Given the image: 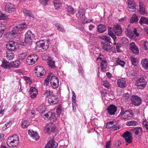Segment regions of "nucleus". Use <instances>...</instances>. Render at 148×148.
Here are the masks:
<instances>
[{"label": "nucleus", "instance_id": "obj_16", "mask_svg": "<svg viewBox=\"0 0 148 148\" xmlns=\"http://www.w3.org/2000/svg\"><path fill=\"white\" fill-rule=\"evenodd\" d=\"M139 12L140 14L143 15L146 14V12L145 10V6L144 3L140 1H139Z\"/></svg>", "mask_w": 148, "mask_h": 148}, {"label": "nucleus", "instance_id": "obj_62", "mask_svg": "<svg viewBox=\"0 0 148 148\" xmlns=\"http://www.w3.org/2000/svg\"><path fill=\"white\" fill-rule=\"evenodd\" d=\"M50 84L53 88L55 89L58 87L59 85V83H57V82H53L52 83H50Z\"/></svg>", "mask_w": 148, "mask_h": 148}, {"label": "nucleus", "instance_id": "obj_4", "mask_svg": "<svg viewBox=\"0 0 148 148\" xmlns=\"http://www.w3.org/2000/svg\"><path fill=\"white\" fill-rule=\"evenodd\" d=\"M46 126L44 127V132L46 134H48L54 133L55 136L57 135L58 133V131L57 130L56 126L52 123H47Z\"/></svg>", "mask_w": 148, "mask_h": 148}, {"label": "nucleus", "instance_id": "obj_40", "mask_svg": "<svg viewBox=\"0 0 148 148\" xmlns=\"http://www.w3.org/2000/svg\"><path fill=\"white\" fill-rule=\"evenodd\" d=\"M49 117V120L51 122L55 121L57 119V118L56 116V114L54 113L51 112V114Z\"/></svg>", "mask_w": 148, "mask_h": 148}, {"label": "nucleus", "instance_id": "obj_49", "mask_svg": "<svg viewBox=\"0 0 148 148\" xmlns=\"http://www.w3.org/2000/svg\"><path fill=\"white\" fill-rule=\"evenodd\" d=\"M48 102L51 104H56L58 102V101H55L51 96L48 99Z\"/></svg>", "mask_w": 148, "mask_h": 148}, {"label": "nucleus", "instance_id": "obj_34", "mask_svg": "<svg viewBox=\"0 0 148 148\" xmlns=\"http://www.w3.org/2000/svg\"><path fill=\"white\" fill-rule=\"evenodd\" d=\"M55 63V61L52 59H50L47 61L48 64L52 69H54L56 67Z\"/></svg>", "mask_w": 148, "mask_h": 148}, {"label": "nucleus", "instance_id": "obj_24", "mask_svg": "<svg viewBox=\"0 0 148 148\" xmlns=\"http://www.w3.org/2000/svg\"><path fill=\"white\" fill-rule=\"evenodd\" d=\"M85 11L84 9H80L76 16L78 18H84L85 16Z\"/></svg>", "mask_w": 148, "mask_h": 148}, {"label": "nucleus", "instance_id": "obj_51", "mask_svg": "<svg viewBox=\"0 0 148 148\" xmlns=\"http://www.w3.org/2000/svg\"><path fill=\"white\" fill-rule=\"evenodd\" d=\"M122 45L120 42L117 43L116 47V49L117 52L120 53L121 51L120 49L122 46Z\"/></svg>", "mask_w": 148, "mask_h": 148}, {"label": "nucleus", "instance_id": "obj_45", "mask_svg": "<svg viewBox=\"0 0 148 148\" xmlns=\"http://www.w3.org/2000/svg\"><path fill=\"white\" fill-rule=\"evenodd\" d=\"M108 34L115 41L116 38V35L111 30H110L109 29H108Z\"/></svg>", "mask_w": 148, "mask_h": 148}, {"label": "nucleus", "instance_id": "obj_59", "mask_svg": "<svg viewBox=\"0 0 148 148\" xmlns=\"http://www.w3.org/2000/svg\"><path fill=\"white\" fill-rule=\"evenodd\" d=\"M133 113L132 110H131L129 109L127 110H126L124 112V116H127V115H132Z\"/></svg>", "mask_w": 148, "mask_h": 148}, {"label": "nucleus", "instance_id": "obj_25", "mask_svg": "<svg viewBox=\"0 0 148 148\" xmlns=\"http://www.w3.org/2000/svg\"><path fill=\"white\" fill-rule=\"evenodd\" d=\"M142 67L145 69H148V59L147 58H143L141 61Z\"/></svg>", "mask_w": 148, "mask_h": 148}, {"label": "nucleus", "instance_id": "obj_31", "mask_svg": "<svg viewBox=\"0 0 148 148\" xmlns=\"http://www.w3.org/2000/svg\"><path fill=\"white\" fill-rule=\"evenodd\" d=\"M9 138L11 139L14 140V141H16L17 143V145H18L19 143V137L17 134H14L13 135L9 137Z\"/></svg>", "mask_w": 148, "mask_h": 148}, {"label": "nucleus", "instance_id": "obj_19", "mask_svg": "<svg viewBox=\"0 0 148 148\" xmlns=\"http://www.w3.org/2000/svg\"><path fill=\"white\" fill-rule=\"evenodd\" d=\"M142 127H134V128L131 129L130 131L134 132L136 135H137L139 134H141L142 133Z\"/></svg>", "mask_w": 148, "mask_h": 148}, {"label": "nucleus", "instance_id": "obj_57", "mask_svg": "<svg viewBox=\"0 0 148 148\" xmlns=\"http://www.w3.org/2000/svg\"><path fill=\"white\" fill-rule=\"evenodd\" d=\"M114 122L113 121H109L107 122L106 124V127L108 129H110L112 127V126L114 123Z\"/></svg>", "mask_w": 148, "mask_h": 148}, {"label": "nucleus", "instance_id": "obj_41", "mask_svg": "<svg viewBox=\"0 0 148 148\" xmlns=\"http://www.w3.org/2000/svg\"><path fill=\"white\" fill-rule=\"evenodd\" d=\"M125 33L127 35L129 36V38L130 39H132L133 38L134 39V38H136L133 35L132 31L130 29L128 30L125 32Z\"/></svg>", "mask_w": 148, "mask_h": 148}, {"label": "nucleus", "instance_id": "obj_27", "mask_svg": "<svg viewBox=\"0 0 148 148\" xmlns=\"http://www.w3.org/2000/svg\"><path fill=\"white\" fill-rule=\"evenodd\" d=\"M139 23L140 25H143V24L148 25V18L146 17L142 16L140 18Z\"/></svg>", "mask_w": 148, "mask_h": 148}, {"label": "nucleus", "instance_id": "obj_30", "mask_svg": "<svg viewBox=\"0 0 148 148\" xmlns=\"http://www.w3.org/2000/svg\"><path fill=\"white\" fill-rule=\"evenodd\" d=\"M115 64L116 66L119 65L122 67H124L125 64V62L124 61L120 60V58H118L116 61Z\"/></svg>", "mask_w": 148, "mask_h": 148}, {"label": "nucleus", "instance_id": "obj_3", "mask_svg": "<svg viewBox=\"0 0 148 148\" xmlns=\"http://www.w3.org/2000/svg\"><path fill=\"white\" fill-rule=\"evenodd\" d=\"M20 62L18 60L13 61L12 62H8L7 60L3 59L1 66L4 69H10L12 67L18 68L19 66Z\"/></svg>", "mask_w": 148, "mask_h": 148}, {"label": "nucleus", "instance_id": "obj_61", "mask_svg": "<svg viewBox=\"0 0 148 148\" xmlns=\"http://www.w3.org/2000/svg\"><path fill=\"white\" fill-rule=\"evenodd\" d=\"M29 60V61L28 60V62H27V64L29 65H32L36 62L32 58L30 59Z\"/></svg>", "mask_w": 148, "mask_h": 148}, {"label": "nucleus", "instance_id": "obj_20", "mask_svg": "<svg viewBox=\"0 0 148 148\" xmlns=\"http://www.w3.org/2000/svg\"><path fill=\"white\" fill-rule=\"evenodd\" d=\"M6 143L8 146L10 147H14L17 146L18 145L16 144L17 143H16V141H14L13 139L9 138V137L7 140Z\"/></svg>", "mask_w": 148, "mask_h": 148}, {"label": "nucleus", "instance_id": "obj_9", "mask_svg": "<svg viewBox=\"0 0 148 148\" xmlns=\"http://www.w3.org/2000/svg\"><path fill=\"white\" fill-rule=\"evenodd\" d=\"M5 10L8 13L13 12L16 10V6L11 3H8L5 6Z\"/></svg>", "mask_w": 148, "mask_h": 148}, {"label": "nucleus", "instance_id": "obj_7", "mask_svg": "<svg viewBox=\"0 0 148 148\" xmlns=\"http://www.w3.org/2000/svg\"><path fill=\"white\" fill-rule=\"evenodd\" d=\"M4 35L6 38L9 39H12L16 37L18 35V33L13 27L12 28L11 31L6 33Z\"/></svg>", "mask_w": 148, "mask_h": 148}, {"label": "nucleus", "instance_id": "obj_8", "mask_svg": "<svg viewBox=\"0 0 148 148\" xmlns=\"http://www.w3.org/2000/svg\"><path fill=\"white\" fill-rule=\"evenodd\" d=\"M117 109V108L115 105L111 104L107 107L106 110L110 115H113L115 114Z\"/></svg>", "mask_w": 148, "mask_h": 148}, {"label": "nucleus", "instance_id": "obj_22", "mask_svg": "<svg viewBox=\"0 0 148 148\" xmlns=\"http://www.w3.org/2000/svg\"><path fill=\"white\" fill-rule=\"evenodd\" d=\"M106 26L102 24H101L98 25L97 27V31L99 33H102L106 30Z\"/></svg>", "mask_w": 148, "mask_h": 148}, {"label": "nucleus", "instance_id": "obj_1", "mask_svg": "<svg viewBox=\"0 0 148 148\" xmlns=\"http://www.w3.org/2000/svg\"><path fill=\"white\" fill-rule=\"evenodd\" d=\"M17 44V42L12 41H9L6 44V47L7 49V51H6V56L9 58L10 60L12 59L14 56L13 52L16 51L18 48L16 46Z\"/></svg>", "mask_w": 148, "mask_h": 148}, {"label": "nucleus", "instance_id": "obj_55", "mask_svg": "<svg viewBox=\"0 0 148 148\" xmlns=\"http://www.w3.org/2000/svg\"><path fill=\"white\" fill-rule=\"evenodd\" d=\"M49 0H39V1L41 4L44 6H46L48 5V2Z\"/></svg>", "mask_w": 148, "mask_h": 148}, {"label": "nucleus", "instance_id": "obj_36", "mask_svg": "<svg viewBox=\"0 0 148 148\" xmlns=\"http://www.w3.org/2000/svg\"><path fill=\"white\" fill-rule=\"evenodd\" d=\"M55 25L58 30L62 32H66L65 29L61 24L57 23L55 24Z\"/></svg>", "mask_w": 148, "mask_h": 148}, {"label": "nucleus", "instance_id": "obj_60", "mask_svg": "<svg viewBox=\"0 0 148 148\" xmlns=\"http://www.w3.org/2000/svg\"><path fill=\"white\" fill-rule=\"evenodd\" d=\"M122 40L123 44L125 45H127L129 43V41L128 39L125 37L122 38Z\"/></svg>", "mask_w": 148, "mask_h": 148}, {"label": "nucleus", "instance_id": "obj_63", "mask_svg": "<svg viewBox=\"0 0 148 148\" xmlns=\"http://www.w3.org/2000/svg\"><path fill=\"white\" fill-rule=\"evenodd\" d=\"M32 56V58L36 62L37 61L38 59V56L37 55L35 54H33L30 55Z\"/></svg>", "mask_w": 148, "mask_h": 148}, {"label": "nucleus", "instance_id": "obj_23", "mask_svg": "<svg viewBox=\"0 0 148 148\" xmlns=\"http://www.w3.org/2000/svg\"><path fill=\"white\" fill-rule=\"evenodd\" d=\"M107 66V62L106 59L101 60V71L103 72L106 71Z\"/></svg>", "mask_w": 148, "mask_h": 148}, {"label": "nucleus", "instance_id": "obj_10", "mask_svg": "<svg viewBox=\"0 0 148 148\" xmlns=\"http://www.w3.org/2000/svg\"><path fill=\"white\" fill-rule=\"evenodd\" d=\"M113 30L115 35L118 36H120L122 34V28L121 25L119 24L114 25L113 28Z\"/></svg>", "mask_w": 148, "mask_h": 148}, {"label": "nucleus", "instance_id": "obj_14", "mask_svg": "<svg viewBox=\"0 0 148 148\" xmlns=\"http://www.w3.org/2000/svg\"><path fill=\"white\" fill-rule=\"evenodd\" d=\"M130 49L134 54H138L139 53V50L137 46L134 42H132L130 44Z\"/></svg>", "mask_w": 148, "mask_h": 148}, {"label": "nucleus", "instance_id": "obj_32", "mask_svg": "<svg viewBox=\"0 0 148 148\" xmlns=\"http://www.w3.org/2000/svg\"><path fill=\"white\" fill-rule=\"evenodd\" d=\"M138 18L136 14H133L131 18L130 19V23H133L137 22L138 21Z\"/></svg>", "mask_w": 148, "mask_h": 148}, {"label": "nucleus", "instance_id": "obj_37", "mask_svg": "<svg viewBox=\"0 0 148 148\" xmlns=\"http://www.w3.org/2000/svg\"><path fill=\"white\" fill-rule=\"evenodd\" d=\"M63 108L62 107V104H59L58 106L56 109V113L57 115H58V116H60V114H61V112L63 110Z\"/></svg>", "mask_w": 148, "mask_h": 148}, {"label": "nucleus", "instance_id": "obj_44", "mask_svg": "<svg viewBox=\"0 0 148 148\" xmlns=\"http://www.w3.org/2000/svg\"><path fill=\"white\" fill-rule=\"evenodd\" d=\"M53 82H57V83H59L58 77L55 75H52L50 79V83H52Z\"/></svg>", "mask_w": 148, "mask_h": 148}, {"label": "nucleus", "instance_id": "obj_56", "mask_svg": "<svg viewBox=\"0 0 148 148\" xmlns=\"http://www.w3.org/2000/svg\"><path fill=\"white\" fill-rule=\"evenodd\" d=\"M125 141L126 143H127L126 145V146L128 145V144L131 143L132 142V139H133L132 137H130L128 138H124Z\"/></svg>", "mask_w": 148, "mask_h": 148}, {"label": "nucleus", "instance_id": "obj_15", "mask_svg": "<svg viewBox=\"0 0 148 148\" xmlns=\"http://www.w3.org/2000/svg\"><path fill=\"white\" fill-rule=\"evenodd\" d=\"M29 94L31 98H35L38 94V90L35 87H31L29 91Z\"/></svg>", "mask_w": 148, "mask_h": 148}, {"label": "nucleus", "instance_id": "obj_29", "mask_svg": "<svg viewBox=\"0 0 148 148\" xmlns=\"http://www.w3.org/2000/svg\"><path fill=\"white\" fill-rule=\"evenodd\" d=\"M53 2L55 9L57 10L58 8H60L62 4L61 1L60 0H54Z\"/></svg>", "mask_w": 148, "mask_h": 148}, {"label": "nucleus", "instance_id": "obj_6", "mask_svg": "<svg viewBox=\"0 0 148 148\" xmlns=\"http://www.w3.org/2000/svg\"><path fill=\"white\" fill-rule=\"evenodd\" d=\"M130 100L132 104L136 106L140 105L142 101L140 97L136 95H132L130 98Z\"/></svg>", "mask_w": 148, "mask_h": 148}, {"label": "nucleus", "instance_id": "obj_17", "mask_svg": "<svg viewBox=\"0 0 148 148\" xmlns=\"http://www.w3.org/2000/svg\"><path fill=\"white\" fill-rule=\"evenodd\" d=\"M117 84L118 87L121 88H125L127 86L126 81L123 79H118Z\"/></svg>", "mask_w": 148, "mask_h": 148}, {"label": "nucleus", "instance_id": "obj_39", "mask_svg": "<svg viewBox=\"0 0 148 148\" xmlns=\"http://www.w3.org/2000/svg\"><path fill=\"white\" fill-rule=\"evenodd\" d=\"M138 124V122L136 121L132 120L126 122V125L128 126L136 125Z\"/></svg>", "mask_w": 148, "mask_h": 148}, {"label": "nucleus", "instance_id": "obj_46", "mask_svg": "<svg viewBox=\"0 0 148 148\" xmlns=\"http://www.w3.org/2000/svg\"><path fill=\"white\" fill-rule=\"evenodd\" d=\"M67 9L68 12L71 14H73L75 12L74 8L71 5L68 6Z\"/></svg>", "mask_w": 148, "mask_h": 148}, {"label": "nucleus", "instance_id": "obj_2", "mask_svg": "<svg viewBox=\"0 0 148 148\" xmlns=\"http://www.w3.org/2000/svg\"><path fill=\"white\" fill-rule=\"evenodd\" d=\"M24 39L22 40L19 44L22 46H26L30 44L35 38V35L30 30H28L25 33Z\"/></svg>", "mask_w": 148, "mask_h": 148}, {"label": "nucleus", "instance_id": "obj_42", "mask_svg": "<svg viewBox=\"0 0 148 148\" xmlns=\"http://www.w3.org/2000/svg\"><path fill=\"white\" fill-rule=\"evenodd\" d=\"M100 44L103 49L106 52L109 51V48H108V46L105 42L101 41Z\"/></svg>", "mask_w": 148, "mask_h": 148}, {"label": "nucleus", "instance_id": "obj_33", "mask_svg": "<svg viewBox=\"0 0 148 148\" xmlns=\"http://www.w3.org/2000/svg\"><path fill=\"white\" fill-rule=\"evenodd\" d=\"M9 20V18L6 14L0 12V20H3L8 21Z\"/></svg>", "mask_w": 148, "mask_h": 148}, {"label": "nucleus", "instance_id": "obj_54", "mask_svg": "<svg viewBox=\"0 0 148 148\" xmlns=\"http://www.w3.org/2000/svg\"><path fill=\"white\" fill-rule=\"evenodd\" d=\"M29 124V123L27 121H24L22 124V126L24 128H27Z\"/></svg>", "mask_w": 148, "mask_h": 148}, {"label": "nucleus", "instance_id": "obj_35", "mask_svg": "<svg viewBox=\"0 0 148 148\" xmlns=\"http://www.w3.org/2000/svg\"><path fill=\"white\" fill-rule=\"evenodd\" d=\"M147 82L145 83H136V85L138 89H143L146 86Z\"/></svg>", "mask_w": 148, "mask_h": 148}, {"label": "nucleus", "instance_id": "obj_18", "mask_svg": "<svg viewBox=\"0 0 148 148\" xmlns=\"http://www.w3.org/2000/svg\"><path fill=\"white\" fill-rule=\"evenodd\" d=\"M14 28L16 29V31L18 33L19 30H23L25 28H27V25L25 23H23L16 26Z\"/></svg>", "mask_w": 148, "mask_h": 148}, {"label": "nucleus", "instance_id": "obj_58", "mask_svg": "<svg viewBox=\"0 0 148 148\" xmlns=\"http://www.w3.org/2000/svg\"><path fill=\"white\" fill-rule=\"evenodd\" d=\"M53 93V92H51L50 90H46L44 93V95L46 97H48L49 96L51 95Z\"/></svg>", "mask_w": 148, "mask_h": 148}, {"label": "nucleus", "instance_id": "obj_47", "mask_svg": "<svg viewBox=\"0 0 148 148\" xmlns=\"http://www.w3.org/2000/svg\"><path fill=\"white\" fill-rule=\"evenodd\" d=\"M27 55V52L22 53L18 56L19 59L21 60H23Z\"/></svg>", "mask_w": 148, "mask_h": 148}, {"label": "nucleus", "instance_id": "obj_43", "mask_svg": "<svg viewBox=\"0 0 148 148\" xmlns=\"http://www.w3.org/2000/svg\"><path fill=\"white\" fill-rule=\"evenodd\" d=\"M137 71L134 69L131 70L129 71V74L131 77H135L138 74Z\"/></svg>", "mask_w": 148, "mask_h": 148}, {"label": "nucleus", "instance_id": "obj_5", "mask_svg": "<svg viewBox=\"0 0 148 148\" xmlns=\"http://www.w3.org/2000/svg\"><path fill=\"white\" fill-rule=\"evenodd\" d=\"M49 42L50 43V41L48 40L47 42V44L45 45V43L42 42V41L40 40L36 43V48L40 49V50H41L42 51H46L49 48Z\"/></svg>", "mask_w": 148, "mask_h": 148}, {"label": "nucleus", "instance_id": "obj_28", "mask_svg": "<svg viewBox=\"0 0 148 148\" xmlns=\"http://www.w3.org/2000/svg\"><path fill=\"white\" fill-rule=\"evenodd\" d=\"M146 78L145 75H141L140 77H138L136 80V83H145L147 82L145 78Z\"/></svg>", "mask_w": 148, "mask_h": 148}, {"label": "nucleus", "instance_id": "obj_21", "mask_svg": "<svg viewBox=\"0 0 148 148\" xmlns=\"http://www.w3.org/2000/svg\"><path fill=\"white\" fill-rule=\"evenodd\" d=\"M130 60L132 65H133L134 66H137L139 62V60L137 58H135L133 56H130Z\"/></svg>", "mask_w": 148, "mask_h": 148}, {"label": "nucleus", "instance_id": "obj_53", "mask_svg": "<svg viewBox=\"0 0 148 148\" xmlns=\"http://www.w3.org/2000/svg\"><path fill=\"white\" fill-rule=\"evenodd\" d=\"M78 71L79 73L82 76H84V70L83 69L81 65H80V66L79 67H78Z\"/></svg>", "mask_w": 148, "mask_h": 148}, {"label": "nucleus", "instance_id": "obj_26", "mask_svg": "<svg viewBox=\"0 0 148 148\" xmlns=\"http://www.w3.org/2000/svg\"><path fill=\"white\" fill-rule=\"evenodd\" d=\"M99 38L102 40H104L106 43H112L111 38L109 37L107 35L100 36Z\"/></svg>", "mask_w": 148, "mask_h": 148}, {"label": "nucleus", "instance_id": "obj_52", "mask_svg": "<svg viewBox=\"0 0 148 148\" xmlns=\"http://www.w3.org/2000/svg\"><path fill=\"white\" fill-rule=\"evenodd\" d=\"M102 85L108 89H109L110 86L109 82L107 80H104L102 81Z\"/></svg>", "mask_w": 148, "mask_h": 148}, {"label": "nucleus", "instance_id": "obj_64", "mask_svg": "<svg viewBox=\"0 0 148 148\" xmlns=\"http://www.w3.org/2000/svg\"><path fill=\"white\" fill-rule=\"evenodd\" d=\"M143 124L144 126L146 127H145V129L148 131V122L145 120L143 121Z\"/></svg>", "mask_w": 148, "mask_h": 148}, {"label": "nucleus", "instance_id": "obj_11", "mask_svg": "<svg viewBox=\"0 0 148 148\" xmlns=\"http://www.w3.org/2000/svg\"><path fill=\"white\" fill-rule=\"evenodd\" d=\"M58 143L53 139H51L45 145V148H57Z\"/></svg>", "mask_w": 148, "mask_h": 148}, {"label": "nucleus", "instance_id": "obj_48", "mask_svg": "<svg viewBox=\"0 0 148 148\" xmlns=\"http://www.w3.org/2000/svg\"><path fill=\"white\" fill-rule=\"evenodd\" d=\"M6 29V26L2 23H0V32L3 33L4 31Z\"/></svg>", "mask_w": 148, "mask_h": 148}, {"label": "nucleus", "instance_id": "obj_12", "mask_svg": "<svg viewBox=\"0 0 148 148\" xmlns=\"http://www.w3.org/2000/svg\"><path fill=\"white\" fill-rule=\"evenodd\" d=\"M128 8L132 10H129L131 12H133L136 10V5L135 1L134 0H127Z\"/></svg>", "mask_w": 148, "mask_h": 148}, {"label": "nucleus", "instance_id": "obj_13", "mask_svg": "<svg viewBox=\"0 0 148 148\" xmlns=\"http://www.w3.org/2000/svg\"><path fill=\"white\" fill-rule=\"evenodd\" d=\"M28 133L29 135L34 139L36 141L39 139L40 137L37 132H35L32 130H29L28 131Z\"/></svg>", "mask_w": 148, "mask_h": 148}, {"label": "nucleus", "instance_id": "obj_38", "mask_svg": "<svg viewBox=\"0 0 148 148\" xmlns=\"http://www.w3.org/2000/svg\"><path fill=\"white\" fill-rule=\"evenodd\" d=\"M122 136L124 138L132 137V133L127 131H126Z\"/></svg>", "mask_w": 148, "mask_h": 148}, {"label": "nucleus", "instance_id": "obj_50", "mask_svg": "<svg viewBox=\"0 0 148 148\" xmlns=\"http://www.w3.org/2000/svg\"><path fill=\"white\" fill-rule=\"evenodd\" d=\"M23 13L26 14V15L30 17L34 18L33 14L29 10H26L23 11Z\"/></svg>", "mask_w": 148, "mask_h": 148}]
</instances>
